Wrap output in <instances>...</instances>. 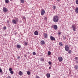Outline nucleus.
Masks as SVG:
<instances>
[{
  "mask_svg": "<svg viewBox=\"0 0 78 78\" xmlns=\"http://www.w3.org/2000/svg\"><path fill=\"white\" fill-rule=\"evenodd\" d=\"M59 16H55L53 18V21L55 23H57L59 22Z\"/></svg>",
  "mask_w": 78,
  "mask_h": 78,
  "instance_id": "obj_1",
  "label": "nucleus"
},
{
  "mask_svg": "<svg viewBox=\"0 0 78 78\" xmlns=\"http://www.w3.org/2000/svg\"><path fill=\"white\" fill-rule=\"evenodd\" d=\"M72 28L73 31H76V26L75 24L72 25Z\"/></svg>",
  "mask_w": 78,
  "mask_h": 78,
  "instance_id": "obj_2",
  "label": "nucleus"
},
{
  "mask_svg": "<svg viewBox=\"0 0 78 78\" xmlns=\"http://www.w3.org/2000/svg\"><path fill=\"white\" fill-rule=\"evenodd\" d=\"M65 48L66 51H68L69 50V45H68V44L66 45L65 47Z\"/></svg>",
  "mask_w": 78,
  "mask_h": 78,
  "instance_id": "obj_3",
  "label": "nucleus"
},
{
  "mask_svg": "<svg viewBox=\"0 0 78 78\" xmlns=\"http://www.w3.org/2000/svg\"><path fill=\"white\" fill-rule=\"evenodd\" d=\"M3 11L4 12H7L8 11V9L6 7H3Z\"/></svg>",
  "mask_w": 78,
  "mask_h": 78,
  "instance_id": "obj_4",
  "label": "nucleus"
},
{
  "mask_svg": "<svg viewBox=\"0 0 78 78\" xmlns=\"http://www.w3.org/2000/svg\"><path fill=\"white\" fill-rule=\"evenodd\" d=\"M43 36L44 38H46V39H47L48 37V34L46 33H45L44 34Z\"/></svg>",
  "mask_w": 78,
  "mask_h": 78,
  "instance_id": "obj_5",
  "label": "nucleus"
},
{
  "mask_svg": "<svg viewBox=\"0 0 78 78\" xmlns=\"http://www.w3.org/2000/svg\"><path fill=\"white\" fill-rule=\"evenodd\" d=\"M45 14V10L43 9L42 10H41V14L42 16L44 15Z\"/></svg>",
  "mask_w": 78,
  "mask_h": 78,
  "instance_id": "obj_6",
  "label": "nucleus"
},
{
  "mask_svg": "<svg viewBox=\"0 0 78 78\" xmlns=\"http://www.w3.org/2000/svg\"><path fill=\"white\" fill-rule=\"evenodd\" d=\"M53 28L55 30H56L58 29V26L56 25H54L53 26Z\"/></svg>",
  "mask_w": 78,
  "mask_h": 78,
  "instance_id": "obj_7",
  "label": "nucleus"
},
{
  "mask_svg": "<svg viewBox=\"0 0 78 78\" xmlns=\"http://www.w3.org/2000/svg\"><path fill=\"white\" fill-rule=\"evenodd\" d=\"M58 60L60 62H61L62 61V58L61 57H58Z\"/></svg>",
  "mask_w": 78,
  "mask_h": 78,
  "instance_id": "obj_8",
  "label": "nucleus"
},
{
  "mask_svg": "<svg viewBox=\"0 0 78 78\" xmlns=\"http://www.w3.org/2000/svg\"><path fill=\"white\" fill-rule=\"evenodd\" d=\"M50 39L51 41H55V38L52 37V36L50 37Z\"/></svg>",
  "mask_w": 78,
  "mask_h": 78,
  "instance_id": "obj_9",
  "label": "nucleus"
},
{
  "mask_svg": "<svg viewBox=\"0 0 78 78\" xmlns=\"http://www.w3.org/2000/svg\"><path fill=\"white\" fill-rule=\"evenodd\" d=\"M18 73L20 76H22L23 75V73L21 71H20Z\"/></svg>",
  "mask_w": 78,
  "mask_h": 78,
  "instance_id": "obj_10",
  "label": "nucleus"
},
{
  "mask_svg": "<svg viewBox=\"0 0 78 78\" xmlns=\"http://www.w3.org/2000/svg\"><path fill=\"white\" fill-rule=\"evenodd\" d=\"M41 45H44L45 44V41H41Z\"/></svg>",
  "mask_w": 78,
  "mask_h": 78,
  "instance_id": "obj_11",
  "label": "nucleus"
},
{
  "mask_svg": "<svg viewBox=\"0 0 78 78\" xmlns=\"http://www.w3.org/2000/svg\"><path fill=\"white\" fill-rule=\"evenodd\" d=\"M12 23H13V24H16V21L15 20H13L12 21Z\"/></svg>",
  "mask_w": 78,
  "mask_h": 78,
  "instance_id": "obj_12",
  "label": "nucleus"
},
{
  "mask_svg": "<svg viewBox=\"0 0 78 78\" xmlns=\"http://www.w3.org/2000/svg\"><path fill=\"white\" fill-rule=\"evenodd\" d=\"M34 34L36 36H37L38 35V34H39V33L37 32V31H36L34 32Z\"/></svg>",
  "mask_w": 78,
  "mask_h": 78,
  "instance_id": "obj_13",
  "label": "nucleus"
},
{
  "mask_svg": "<svg viewBox=\"0 0 78 78\" xmlns=\"http://www.w3.org/2000/svg\"><path fill=\"white\" fill-rule=\"evenodd\" d=\"M16 47L18 48H21V45L20 44H17Z\"/></svg>",
  "mask_w": 78,
  "mask_h": 78,
  "instance_id": "obj_14",
  "label": "nucleus"
},
{
  "mask_svg": "<svg viewBox=\"0 0 78 78\" xmlns=\"http://www.w3.org/2000/svg\"><path fill=\"white\" fill-rule=\"evenodd\" d=\"M46 76L48 78H50V74L47 73L46 74Z\"/></svg>",
  "mask_w": 78,
  "mask_h": 78,
  "instance_id": "obj_15",
  "label": "nucleus"
},
{
  "mask_svg": "<svg viewBox=\"0 0 78 78\" xmlns=\"http://www.w3.org/2000/svg\"><path fill=\"white\" fill-rule=\"evenodd\" d=\"M75 11L76 13H78V7L76 8Z\"/></svg>",
  "mask_w": 78,
  "mask_h": 78,
  "instance_id": "obj_16",
  "label": "nucleus"
},
{
  "mask_svg": "<svg viewBox=\"0 0 78 78\" xmlns=\"http://www.w3.org/2000/svg\"><path fill=\"white\" fill-rule=\"evenodd\" d=\"M59 45L61 47H62L63 46V44H62V42H60L59 43Z\"/></svg>",
  "mask_w": 78,
  "mask_h": 78,
  "instance_id": "obj_17",
  "label": "nucleus"
},
{
  "mask_svg": "<svg viewBox=\"0 0 78 78\" xmlns=\"http://www.w3.org/2000/svg\"><path fill=\"white\" fill-rule=\"evenodd\" d=\"M75 69V70H78V65H76L74 67Z\"/></svg>",
  "mask_w": 78,
  "mask_h": 78,
  "instance_id": "obj_18",
  "label": "nucleus"
},
{
  "mask_svg": "<svg viewBox=\"0 0 78 78\" xmlns=\"http://www.w3.org/2000/svg\"><path fill=\"white\" fill-rule=\"evenodd\" d=\"M40 59L41 61H44V58H41Z\"/></svg>",
  "mask_w": 78,
  "mask_h": 78,
  "instance_id": "obj_19",
  "label": "nucleus"
},
{
  "mask_svg": "<svg viewBox=\"0 0 78 78\" xmlns=\"http://www.w3.org/2000/svg\"><path fill=\"white\" fill-rule=\"evenodd\" d=\"M5 2L6 3H9V0H5Z\"/></svg>",
  "mask_w": 78,
  "mask_h": 78,
  "instance_id": "obj_20",
  "label": "nucleus"
},
{
  "mask_svg": "<svg viewBox=\"0 0 78 78\" xmlns=\"http://www.w3.org/2000/svg\"><path fill=\"white\" fill-rule=\"evenodd\" d=\"M48 55H51V52L48 51Z\"/></svg>",
  "mask_w": 78,
  "mask_h": 78,
  "instance_id": "obj_21",
  "label": "nucleus"
},
{
  "mask_svg": "<svg viewBox=\"0 0 78 78\" xmlns=\"http://www.w3.org/2000/svg\"><path fill=\"white\" fill-rule=\"evenodd\" d=\"M68 51L69 53V54H71V53H72V51H71V50H69Z\"/></svg>",
  "mask_w": 78,
  "mask_h": 78,
  "instance_id": "obj_22",
  "label": "nucleus"
},
{
  "mask_svg": "<svg viewBox=\"0 0 78 78\" xmlns=\"http://www.w3.org/2000/svg\"><path fill=\"white\" fill-rule=\"evenodd\" d=\"M27 75H30V74H31V73H30V72L29 71H28L27 72Z\"/></svg>",
  "mask_w": 78,
  "mask_h": 78,
  "instance_id": "obj_23",
  "label": "nucleus"
},
{
  "mask_svg": "<svg viewBox=\"0 0 78 78\" xmlns=\"http://www.w3.org/2000/svg\"><path fill=\"white\" fill-rule=\"evenodd\" d=\"M56 6L55 5H54L53 7V8L54 9H55L56 8Z\"/></svg>",
  "mask_w": 78,
  "mask_h": 78,
  "instance_id": "obj_24",
  "label": "nucleus"
},
{
  "mask_svg": "<svg viewBox=\"0 0 78 78\" xmlns=\"http://www.w3.org/2000/svg\"><path fill=\"white\" fill-rule=\"evenodd\" d=\"M21 3H24V0H20Z\"/></svg>",
  "mask_w": 78,
  "mask_h": 78,
  "instance_id": "obj_25",
  "label": "nucleus"
},
{
  "mask_svg": "<svg viewBox=\"0 0 78 78\" xmlns=\"http://www.w3.org/2000/svg\"><path fill=\"white\" fill-rule=\"evenodd\" d=\"M10 73H11V74H13V73H14V72L12 71H10Z\"/></svg>",
  "mask_w": 78,
  "mask_h": 78,
  "instance_id": "obj_26",
  "label": "nucleus"
},
{
  "mask_svg": "<svg viewBox=\"0 0 78 78\" xmlns=\"http://www.w3.org/2000/svg\"><path fill=\"white\" fill-rule=\"evenodd\" d=\"M9 71L10 72L12 71V68H10L9 69Z\"/></svg>",
  "mask_w": 78,
  "mask_h": 78,
  "instance_id": "obj_27",
  "label": "nucleus"
},
{
  "mask_svg": "<svg viewBox=\"0 0 78 78\" xmlns=\"http://www.w3.org/2000/svg\"><path fill=\"white\" fill-rule=\"evenodd\" d=\"M33 55H36V52H33Z\"/></svg>",
  "mask_w": 78,
  "mask_h": 78,
  "instance_id": "obj_28",
  "label": "nucleus"
},
{
  "mask_svg": "<svg viewBox=\"0 0 78 78\" xmlns=\"http://www.w3.org/2000/svg\"><path fill=\"white\" fill-rule=\"evenodd\" d=\"M2 70L1 69V68H0V73H2Z\"/></svg>",
  "mask_w": 78,
  "mask_h": 78,
  "instance_id": "obj_29",
  "label": "nucleus"
},
{
  "mask_svg": "<svg viewBox=\"0 0 78 78\" xmlns=\"http://www.w3.org/2000/svg\"><path fill=\"white\" fill-rule=\"evenodd\" d=\"M24 45H28V43H27V42H25L24 43Z\"/></svg>",
  "mask_w": 78,
  "mask_h": 78,
  "instance_id": "obj_30",
  "label": "nucleus"
},
{
  "mask_svg": "<svg viewBox=\"0 0 78 78\" xmlns=\"http://www.w3.org/2000/svg\"><path fill=\"white\" fill-rule=\"evenodd\" d=\"M48 64L49 65H51V62H49Z\"/></svg>",
  "mask_w": 78,
  "mask_h": 78,
  "instance_id": "obj_31",
  "label": "nucleus"
},
{
  "mask_svg": "<svg viewBox=\"0 0 78 78\" xmlns=\"http://www.w3.org/2000/svg\"><path fill=\"white\" fill-rule=\"evenodd\" d=\"M76 4H77V5L78 4V0H76Z\"/></svg>",
  "mask_w": 78,
  "mask_h": 78,
  "instance_id": "obj_32",
  "label": "nucleus"
},
{
  "mask_svg": "<svg viewBox=\"0 0 78 78\" xmlns=\"http://www.w3.org/2000/svg\"><path fill=\"white\" fill-rule=\"evenodd\" d=\"M63 39L65 40V39H66V37H63Z\"/></svg>",
  "mask_w": 78,
  "mask_h": 78,
  "instance_id": "obj_33",
  "label": "nucleus"
},
{
  "mask_svg": "<svg viewBox=\"0 0 78 78\" xmlns=\"http://www.w3.org/2000/svg\"><path fill=\"white\" fill-rule=\"evenodd\" d=\"M7 23H9V20H7Z\"/></svg>",
  "mask_w": 78,
  "mask_h": 78,
  "instance_id": "obj_34",
  "label": "nucleus"
},
{
  "mask_svg": "<svg viewBox=\"0 0 78 78\" xmlns=\"http://www.w3.org/2000/svg\"><path fill=\"white\" fill-rule=\"evenodd\" d=\"M75 59H76V60H77V59H78V58L77 57H75Z\"/></svg>",
  "mask_w": 78,
  "mask_h": 78,
  "instance_id": "obj_35",
  "label": "nucleus"
},
{
  "mask_svg": "<svg viewBox=\"0 0 78 78\" xmlns=\"http://www.w3.org/2000/svg\"><path fill=\"white\" fill-rule=\"evenodd\" d=\"M3 29H4V30H6V27H3Z\"/></svg>",
  "mask_w": 78,
  "mask_h": 78,
  "instance_id": "obj_36",
  "label": "nucleus"
},
{
  "mask_svg": "<svg viewBox=\"0 0 78 78\" xmlns=\"http://www.w3.org/2000/svg\"><path fill=\"white\" fill-rule=\"evenodd\" d=\"M20 56H18L17 58L18 59H20Z\"/></svg>",
  "mask_w": 78,
  "mask_h": 78,
  "instance_id": "obj_37",
  "label": "nucleus"
},
{
  "mask_svg": "<svg viewBox=\"0 0 78 78\" xmlns=\"http://www.w3.org/2000/svg\"><path fill=\"white\" fill-rule=\"evenodd\" d=\"M36 78H40V77H39V76H36Z\"/></svg>",
  "mask_w": 78,
  "mask_h": 78,
  "instance_id": "obj_38",
  "label": "nucleus"
},
{
  "mask_svg": "<svg viewBox=\"0 0 78 78\" xmlns=\"http://www.w3.org/2000/svg\"><path fill=\"white\" fill-rule=\"evenodd\" d=\"M58 34L59 35L60 34H61V32H59L58 33Z\"/></svg>",
  "mask_w": 78,
  "mask_h": 78,
  "instance_id": "obj_39",
  "label": "nucleus"
},
{
  "mask_svg": "<svg viewBox=\"0 0 78 78\" xmlns=\"http://www.w3.org/2000/svg\"><path fill=\"white\" fill-rule=\"evenodd\" d=\"M49 69H51V67H49Z\"/></svg>",
  "mask_w": 78,
  "mask_h": 78,
  "instance_id": "obj_40",
  "label": "nucleus"
},
{
  "mask_svg": "<svg viewBox=\"0 0 78 78\" xmlns=\"http://www.w3.org/2000/svg\"><path fill=\"white\" fill-rule=\"evenodd\" d=\"M8 78H11V77H10V76H9Z\"/></svg>",
  "mask_w": 78,
  "mask_h": 78,
  "instance_id": "obj_41",
  "label": "nucleus"
},
{
  "mask_svg": "<svg viewBox=\"0 0 78 78\" xmlns=\"http://www.w3.org/2000/svg\"><path fill=\"white\" fill-rule=\"evenodd\" d=\"M10 0V1H12V0Z\"/></svg>",
  "mask_w": 78,
  "mask_h": 78,
  "instance_id": "obj_42",
  "label": "nucleus"
},
{
  "mask_svg": "<svg viewBox=\"0 0 78 78\" xmlns=\"http://www.w3.org/2000/svg\"><path fill=\"white\" fill-rule=\"evenodd\" d=\"M16 20H17V19H18V18H16Z\"/></svg>",
  "mask_w": 78,
  "mask_h": 78,
  "instance_id": "obj_43",
  "label": "nucleus"
},
{
  "mask_svg": "<svg viewBox=\"0 0 78 78\" xmlns=\"http://www.w3.org/2000/svg\"><path fill=\"white\" fill-rule=\"evenodd\" d=\"M58 2H59V0H57Z\"/></svg>",
  "mask_w": 78,
  "mask_h": 78,
  "instance_id": "obj_44",
  "label": "nucleus"
},
{
  "mask_svg": "<svg viewBox=\"0 0 78 78\" xmlns=\"http://www.w3.org/2000/svg\"><path fill=\"white\" fill-rule=\"evenodd\" d=\"M23 18L24 19H25V17H24Z\"/></svg>",
  "mask_w": 78,
  "mask_h": 78,
  "instance_id": "obj_45",
  "label": "nucleus"
},
{
  "mask_svg": "<svg viewBox=\"0 0 78 78\" xmlns=\"http://www.w3.org/2000/svg\"><path fill=\"white\" fill-rule=\"evenodd\" d=\"M44 19H45V18H44Z\"/></svg>",
  "mask_w": 78,
  "mask_h": 78,
  "instance_id": "obj_46",
  "label": "nucleus"
}]
</instances>
